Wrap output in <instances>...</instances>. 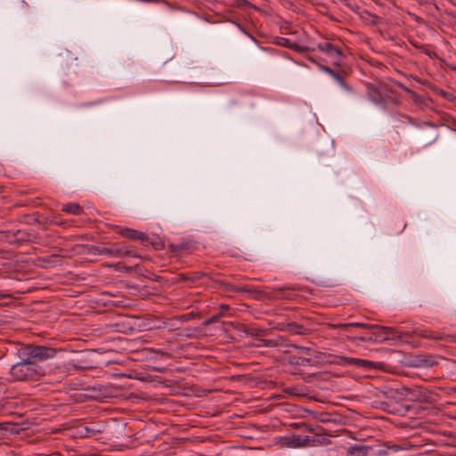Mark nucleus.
Instances as JSON below:
<instances>
[{
    "mask_svg": "<svg viewBox=\"0 0 456 456\" xmlns=\"http://www.w3.org/2000/svg\"><path fill=\"white\" fill-rule=\"evenodd\" d=\"M20 362L12 366L10 375L15 381L34 382L45 376V370L37 362L53 358L56 350L45 346L21 345L17 349Z\"/></svg>",
    "mask_w": 456,
    "mask_h": 456,
    "instance_id": "nucleus-1",
    "label": "nucleus"
},
{
    "mask_svg": "<svg viewBox=\"0 0 456 456\" xmlns=\"http://www.w3.org/2000/svg\"><path fill=\"white\" fill-rule=\"evenodd\" d=\"M88 253L94 256L105 255L118 258L126 256L139 257L134 248L127 245L126 242L112 243L109 247L90 246L88 248Z\"/></svg>",
    "mask_w": 456,
    "mask_h": 456,
    "instance_id": "nucleus-2",
    "label": "nucleus"
},
{
    "mask_svg": "<svg viewBox=\"0 0 456 456\" xmlns=\"http://www.w3.org/2000/svg\"><path fill=\"white\" fill-rule=\"evenodd\" d=\"M404 335H407L406 333H403V331L399 330L398 329L395 327H386V326H379L377 325L376 329V335L373 338L372 337H366L364 335H359V336H346L347 339L353 342L356 341H368V340H375V341H382L388 338H403Z\"/></svg>",
    "mask_w": 456,
    "mask_h": 456,
    "instance_id": "nucleus-3",
    "label": "nucleus"
},
{
    "mask_svg": "<svg viewBox=\"0 0 456 456\" xmlns=\"http://www.w3.org/2000/svg\"><path fill=\"white\" fill-rule=\"evenodd\" d=\"M370 96L375 104L384 108L388 105H398L400 102L398 94L390 89L385 90L384 94L373 92Z\"/></svg>",
    "mask_w": 456,
    "mask_h": 456,
    "instance_id": "nucleus-4",
    "label": "nucleus"
},
{
    "mask_svg": "<svg viewBox=\"0 0 456 456\" xmlns=\"http://www.w3.org/2000/svg\"><path fill=\"white\" fill-rule=\"evenodd\" d=\"M288 444L291 447L315 446L320 444V438L309 436L292 435L288 438Z\"/></svg>",
    "mask_w": 456,
    "mask_h": 456,
    "instance_id": "nucleus-5",
    "label": "nucleus"
},
{
    "mask_svg": "<svg viewBox=\"0 0 456 456\" xmlns=\"http://www.w3.org/2000/svg\"><path fill=\"white\" fill-rule=\"evenodd\" d=\"M317 49L322 53H327L328 55L337 58V61H334V64L338 65L341 58L343 56V53L340 47L330 43L323 42L319 43L317 45Z\"/></svg>",
    "mask_w": 456,
    "mask_h": 456,
    "instance_id": "nucleus-6",
    "label": "nucleus"
},
{
    "mask_svg": "<svg viewBox=\"0 0 456 456\" xmlns=\"http://www.w3.org/2000/svg\"><path fill=\"white\" fill-rule=\"evenodd\" d=\"M333 329L348 330L351 328H361L371 331V334L375 337L377 324L362 323V322H348V323H338L332 325Z\"/></svg>",
    "mask_w": 456,
    "mask_h": 456,
    "instance_id": "nucleus-7",
    "label": "nucleus"
},
{
    "mask_svg": "<svg viewBox=\"0 0 456 456\" xmlns=\"http://www.w3.org/2000/svg\"><path fill=\"white\" fill-rule=\"evenodd\" d=\"M414 333L421 336L423 338H428V339H434V340H443L446 342H452L454 341L453 337L451 335H444L441 332L432 331V330H422L419 329H416L414 330Z\"/></svg>",
    "mask_w": 456,
    "mask_h": 456,
    "instance_id": "nucleus-8",
    "label": "nucleus"
},
{
    "mask_svg": "<svg viewBox=\"0 0 456 456\" xmlns=\"http://www.w3.org/2000/svg\"><path fill=\"white\" fill-rule=\"evenodd\" d=\"M289 345V340L281 336H277L273 338H260L257 346L265 347H280L284 350Z\"/></svg>",
    "mask_w": 456,
    "mask_h": 456,
    "instance_id": "nucleus-9",
    "label": "nucleus"
},
{
    "mask_svg": "<svg viewBox=\"0 0 456 456\" xmlns=\"http://www.w3.org/2000/svg\"><path fill=\"white\" fill-rule=\"evenodd\" d=\"M118 234L121 235L124 238H126L128 240H141V241H146L148 240L149 237L145 232L131 229V228H121L118 231Z\"/></svg>",
    "mask_w": 456,
    "mask_h": 456,
    "instance_id": "nucleus-10",
    "label": "nucleus"
},
{
    "mask_svg": "<svg viewBox=\"0 0 456 456\" xmlns=\"http://www.w3.org/2000/svg\"><path fill=\"white\" fill-rule=\"evenodd\" d=\"M411 77H412L414 80H416L419 84L428 86L435 94H436L438 95H441L444 99H447L449 101H452L454 99V96H453L452 94H451L449 92H446V91H444L443 89L438 88L436 85H434V84H432V83H430V82H428L427 80H422V79H420V78H419L417 77H414L412 75H411Z\"/></svg>",
    "mask_w": 456,
    "mask_h": 456,
    "instance_id": "nucleus-11",
    "label": "nucleus"
},
{
    "mask_svg": "<svg viewBox=\"0 0 456 456\" xmlns=\"http://www.w3.org/2000/svg\"><path fill=\"white\" fill-rule=\"evenodd\" d=\"M295 348L297 349L300 354H307V355H313L315 359H320L322 353L313 350L311 347L308 346H297L296 344H292L289 342V345H287V348H284V353H289V348Z\"/></svg>",
    "mask_w": 456,
    "mask_h": 456,
    "instance_id": "nucleus-12",
    "label": "nucleus"
},
{
    "mask_svg": "<svg viewBox=\"0 0 456 456\" xmlns=\"http://www.w3.org/2000/svg\"><path fill=\"white\" fill-rule=\"evenodd\" d=\"M229 310H230V305H221L219 312L216 313V314H214L213 316L206 319L203 322V325L204 326H209V325H211L213 323L217 322L222 317L227 315V312Z\"/></svg>",
    "mask_w": 456,
    "mask_h": 456,
    "instance_id": "nucleus-13",
    "label": "nucleus"
},
{
    "mask_svg": "<svg viewBox=\"0 0 456 456\" xmlns=\"http://www.w3.org/2000/svg\"><path fill=\"white\" fill-rule=\"evenodd\" d=\"M289 362L291 365L313 366L315 361L311 357L291 355L289 358Z\"/></svg>",
    "mask_w": 456,
    "mask_h": 456,
    "instance_id": "nucleus-14",
    "label": "nucleus"
},
{
    "mask_svg": "<svg viewBox=\"0 0 456 456\" xmlns=\"http://www.w3.org/2000/svg\"><path fill=\"white\" fill-rule=\"evenodd\" d=\"M61 210L63 212L72 214L75 216H80L84 213L83 208L78 203L76 202H69L62 205Z\"/></svg>",
    "mask_w": 456,
    "mask_h": 456,
    "instance_id": "nucleus-15",
    "label": "nucleus"
},
{
    "mask_svg": "<svg viewBox=\"0 0 456 456\" xmlns=\"http://www.w3.org/2000/svg\"><path fill=\"white\" fill-rule=\"evenodd\" d=\"M287 331L292 333V334H305L307 329H305L303 325L298 324L297 322H287L286 324Z\"/></svg>",
    "mask_w": 456,
    "mask_h": 456,
    "instance_id": "nucleus-16",
    "label": "nucleus"
},
{
    "mask_svg": "<svg viewBox=\"0 0 456 456\" xmlns=\"http://www.w3.org/2000/svg\"><path fill=\"white\" fill-rule=\"evenodd\" d=\"M203 277V273L200 272H196L192 273H180L178 275L179 281H196L200 280Z\"/></svg>",
    "mask_w": 456,
    "mask_h": 456,
    "instance_id": "nucleus-17",
    "label": "nucleus"
},
{
    "mask_svg": "<svg viewBox=\"0 0 456 456\" xmlns=\"http://www.w3.org/2000/svg\"><path fill=\"white\" fill-rule=\"evenodd\" d=\"M368 448L363 445L351 446L348 448L347 453L349 456H366Z\"/></svg>",
    "mask_w": 456,
    "mask_h": 456,
    "instance_id": "nucleus-18",
    "label": "nucleus"
},
{
    "mask_svg": "<svg viewBox=\"0 0 456 456\" xmlns=\"http://www.w3.org/2000/svg\"><path fill=\"white\" fill-rule=\"evenodd\" d=\"M197 317H200V314L199 313L190 312V313H187V314H184L175 316L174 320L179 321L181 322H189V321H191L192 319H195Z\"/></svg>",
    "mask_w": 456,
    "mask_h": 456,
    "instance_id": "nucleus-19",
    "label": "nucleus"
},
{
    "mask_svg": "<svg viewBox=\"0 0 456 456\" xmlns=\"http://www.w3.org/2000/svg\"><path fill=\"white\" fill-rule=\"evenodd\" d=\"M381 362H375L368 360L361 359L358 367L364 369H378L380 368Z\"/></svg>",
    "mask_w": 456,
    "mask_h": 456,
    "instance_id": "nucleus-20",
    "label": "nucleus"
},
{
    "mask_svg": "<svg viewBox=\"0 0 456 456\" xmlns=\"http://www.w3.org/2000/svg\"><path fill=\"white\" fill-rule=\"evenodd\" d=\"M99 432H100L99 430H95V429L86 427V426L82 427L79 429V435L82 437H91V436H95Z\"/></svg>",
    "mask_w": 456,
    "mask_h": 456,
    "instance_id": "nucleus-21",
    "label": "nucleus"
},
{
    "mask_svg": "<svg viewBox=\"0 0 456 456\" xmlns=\"http://www.w3.org/2000/svg\"><path fill=\"white\" fill-rule=\"evenodd\" d=\"M229 291L237 292V293H240V292L256 293L257 292L256 289H253L247 286H242V287L230 286Z\"/></svg>",
    "mask_w": 456,
    "mask_h": 456,
    "instance_id": "nucleus-22",
    "label": "nucleus"
},
{
    "mask_svg": "<svg viewBox=\"0 0 456 456\" xmlns=\"http://www.w3.org/2000/svg\"><path fill=\"white\" fill-rule=\"evenodd\" d=\"M290 50L296 51V52H297L299 53H305V52L314 51V48H310L308 46H302V45H299L298 44H297L295 42H292V45L290 46Z\"/></svg>",
    "mask_w": 456,
    "mask_h": 456,
    "instance_id": "nucleus-23",
    "label": "nucleus"
},
{
    "mask_svg": "<svg viewBox=\"0 0 456 456\" xmlns=\"http://www.w3.org/2000/svg\"><path fill=\"white\" fill-rule=\"evenodd\" d=\"M306 59L310 61H312L313 63H315L319 66V68L328 73L329 75H332V73L335 71L334 69H332L331 68L328 67V66H325V65H322V64H318L317 61H315V59L312 56H306Z\"/></svg>",
    "mask_w": 456,
    "mask_h": 456,
    "instance_id": "nucleus-24",
    "label": "nucleus"
},
{
    "mask_svg": "<svg viewBox=\"0 0 456 456\" xmlns=\"http://www.w3.org/2000/svg\"><path fill=\"white\" fill-rule=\"evenodd\" d=\"M410 99L414 102L415 104H422L424 102V98L420 95H419L416 92L413 90L411 91L409 94Z\"/></svg>",
    "mask_w": 456,
    "mask_h": 456,
    "instance_id": "nucleus-25",
    "label": "nucleus"
},
{
    "mask_svg": "<svg viewBox=\"0 0 456 456\" xmlns=\"http://www.w3.org/2000/svg\"><path fill=\"white\" fill-rule=\"evenodd\" d=\"M15 236L17 237V239L19 240H24V241H28V240H30V238H31V235L29 233L23 232L21 230H18L15 232Z\"/></svg>",
    "mask_w": 456,
    "mask_h": 456,
    "instance_id": "nucleus-26",
    "label": "nucleus"
},
{
    "mask_svg": "<svg viewBox=\"0 0 456 456\" xmlns=\"http://www.w3.org/2000/svg\"><path fill=\"white\" fill-rule=\"evenodd\" d=\"M277 45L290 49V46L292 45V42L285 37H278L277 38Z\"/></svg>",
    "mask_w": 456,
    "mask_h": 456,
    "instance_id": "nucleus-27",
    "label": "nucleus"
},
{
    "mask_svg": "<svg viewBox=\"0 0 456 456\" xmlns=\"http://www.w3.org/2000/svg\"><path fill=\"white\" fill-rule=\"evenodd\" d=\"M233 5L237 8H247L249 7L251 4L248 0H235Z\"/></svg>",
    "mask_w": 456,
    "mask_h": 456,
    "instance_id": "nucleus-28",
    "label": "nucleus"
},
{
    "mask_svg": "<svg viewBox=\"0 0 456 456\" xmlns=\"http://www.w3.org/2000/svg\"><path fill=\"white\" fill-rule=\"evenodd\" d=\"M331 77L338 82L341 86H345V79L344 77L338 72L334 71L331 75Z\"/></svg>",
    "mask_w": 456,
    "mask_h": 456,
    "instance_id": "nucleus-29",
    "label": "nucleus"
},
{
    "mask_svg": "<svg viewBox=\"0 0 456 456\" xmlns=\"http://www.w3.org/2000/svg\"><path fill=\"white\" fill-rule=\"evenodd\" d=\"M360 361L361 359H358V358H351V357H346L345 358V362L349 363V364H352V365H355L358 367L359 363H360Z\"/></svg>",
    "mask_w": 456,
    "mask_h": 456,
    "instance_id": "nucleus-30",
    "label": "nucleus"
},
{
    "mask_svg": "<svg viewBox=\"0 0 456 456\" xmlns=\"http://www.w3.org/2000/svg\"><path fill=\"white\" fill-rule=\"evenodd\" d=\"M395 85L396 86H398L399 88H401L402 90H403L405 93H407L408 94L411 93V89H410L409 87H407L406 86H404L403 83L399 82V81H396L395 82Z\"/></svg>",
    "mask_w": 456,
    "mask_h": 456,
    "instance_id": "nucleus-31",
    "label": "nucleus"
},
{
    "mask_svg": "<svg viewBox=\"0 0 456 456\" xmlns=\"http://www.w3.org/2000/svg\"><path fill=\"white\" fill-rule=\"evenodd\" d=\"M415 400L419 402H424L426 401V395L423 394L421 391H418V395H416Z\"/></svg>",
    "mask_w": 456,
    "mask_h": 456,
    "instance_id": "nucleus-32",
    "label": "nucleus"
},
{
    "mask_svg": "<svg viewBox=\"0 0 456 456\" xmlns=\"http://www.w3.org/2000/svg\"><path fill=\"white\" fill-rule=\"evenodd\" d=\"M346 4L348 8H350L352 11L357 12H358V9H359V6L357 4H352L348 2V0L344 4Z\"/></svg>",
    "mask_w": 456,
    "mask_h": 456,
    "instance_id": "nucleus-33",
    "label": "nucleus"
},
{
    "mask_svg": "<svg viewBox=\"0 0 456 456\" xmlns=\"http://www.w3.org/2000/svg\"><path fill=\"white\" fill-rule=\"evenodd\" d=\"M296 427H298V428H303L304 430H306V431H312L313 428H310V426L308 424H305V423H300V424H295Z\"/></svg>",
    "mask_w": 456,
    "mask_h": 456,
    "instance_id": "nucleus-34",
    "label": "nucleus"
},
{
    "mask_svg": "<svg viewBox=\"0 0 456 456\" xmlns=\"http://www.w3.org/2000/svg\"><path fill=\"white\" fill-rule=\"evenodd\" d=\"M286 324L287 322H280L275 328L281 331H287Z\"/></svg>",
    "mask_w": 456,
    "mask_h": 456,
    "instance_id": "nucleus-35",
    "label": "nucleus"
},
{
    "mask_svg": "<svg viewBox=\"0 0 456 456\" xmlns=\"http://www.w3.org/2000/svg\"><path fill=\"white\" fill-rule=\"evenodd\" d=\"M411 45H412L413 47H415L416 49L421 50V51H423V50H424V48H425V45H419V44H418V43H416V42H413V41H411Z\"/></svg>",
    "mask_w": 456,
    "mask_h": 456,
    "instance_id": "nucleus-36",
    "label": "nucleus"
},
{
    "mask_svg": "<svg viewBox=\"0 0 456 456\" xmlns=\"http://www.w3.org/2000/svg\"><path fill=\"white\" fill-rule=\"evenodd\" d=\"M423 53H425L429 57H436V53L435 52L428 51L426 47L423 50Z\"/></svg>",
    "mask_w": 456,
    "mask_h": 456,
    "instance_id": "nucleus-37",
    "label": "nucleus"
},
{
    "mask_svg": "<svg viewBox=\"0 0 456 456\" xmlns=\"http://www.w3.org/2000/svg\"><path fill=\"white\" fill-rule=\"evenodd\" d=\"M155 353L162 355V356H167V357H170V354L167 352H164L162 350H159V349H156V350H153Z\"/></svg>",
    "mask_w": 456,
    "mask_h": 456,
    "instance_id": "nucleus-38",
    "label": "nucleus"
},
{
    "mask_svg": "<svg viewBox=\"0 0 456 456\" xmlns=\"http://www.w3.org/2000/svg\"><path fill=\"white\" fill-rule=\"evenodd\" d=\"M7 238L11 243H13V232H11L7 235Z\"/></svg>",
    "mask_w": 456,
    "mask_h": 456,
    "instance_id": "nucleus-39",
    "label": "nucleus"
},
{
    "mask_svg": "<svg viewBox=\"0 0 456 456\" xmlns=\"http://www.w3.org/2000/svg\"><path fill=\"white\" fill-rule=\"evenodd\" d=\"M333 3H338V2H340V3H343L345 4L347 0H331Z\"/></svg>",
    "mask_w": 456,
    "mask_h": 456,
    "instance_id": "nucleus-40",
    "label": "nucleus"
},
{
    "mask_svg": "<svg viewBox=\"0 0 456 456\" xmlns=\"http://www.w3.org/2000/svg\"><path fill=\"white\" fill-rule=\"evenodd\" d=\"M285 289V288H278L276 289V291L281 292Z\"/></svg>",
    "mask_w": 456,
    "mask_h": 456,
    "instance_id": "nucleus-41",
    "label": "nucleus"
},
{
    "mask_svg": "<svg viewBox=\"0 0 456 456\" xmlns=\"http://www.w3.org/2000/svg\"><path fill=\"white\" fill-rule=\"evenodd\" d=\"M393 449H394L395 451H396V450H398V449H399V446L395 445V446H393Z\"/></svg>",
    "mask_w": 456,
    "mask_h": 456,
    "instance_id": "nucleus-42",
    "label": "nucleus"
}]
</instances>
